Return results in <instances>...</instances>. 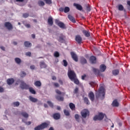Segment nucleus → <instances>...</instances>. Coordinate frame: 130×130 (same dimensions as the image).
Listing matches in <instances>:
<instances>
[{
    "instance_id": "obj_1",
    "label": "nucleus",
    "mask_w": 130,
    "mask_h": 130,
    "mask_svg": "<svg viewBox=\"0 0 130 130\" xmlns=\"http://www.w3.org/2000/svg\"><path fill=\"white\" fill-rule=\"evenodd\" d=\"M100 97L102 100L105 98V89L103 86H101L98 92L95 93V98L96 99L100 98Z\"/></svg>"
},
{
    "instance_id": "obj_2",
    "label": "nucleus",
    "mask_w": 130,
    "mask_h": 130,
    "mask_svg": "<svg viewBox=\"0 0 130 130\" xmlns=\"http://www.w3.org/2000/svg\"><path fill=\"white\" fill-rule=\"evenodd\" d=\"M20 83V88L22 89V90H29V92L31 93V94H36V91L34 90V89H33V88L30 87L29 85L26 84V83H24L23 81H21Z\"/></svg>"
},
{
    "instance_id": "obj_3",
    "label": "nucleus",
    "mask_w": 130,
    "mask_h": 130,
    "mask_svg": "<svg viewBox=\"0 0 130 130\" xmlns=\"http://www.w3.org/2000/svg\"><path fill=\"white\" fill-rule=\"evenodd\" d=\"M55 92L56 94H57V95L55 96V99L56 100L58 101H63L64 98H63V96H64V92H61L58 89H56L55 90Z\"/></svg>"
},
{
    "instance_id": "obj_4",
    "label": "nucleus",
    "mask_w": 130,
    "mask_h": 130,
    "mask_svg": "<svg viewBox=\"0 0 130 130\" xmlns=\"http://www.w3.org/2000/svg\"><path fill=\"white\" fill-rule=\"evenodd\" d=\"M68 78L72 81V80L75 79V78H77V74L74 71L69 70L68 72Z\"/></svg>"
},
{
    "instance_id": "obj_5",
    "label": "nucleus",
    "mask_w": 130,
    "mask_h": 130,
    "mask_svg": "<svg viewBox=\"0 0 130 130\" xmlns=\"http://www.w3.org/2000/svg\"><path fill=\"white\" fill-rule=\"evenodd\" d=\"M48 127V123L44 122L35 128V130H42Z\"/></svg>"
},
{
    "instance_id": "obj_6",
    "label": "nucleus",
    "mask_w": 130,
    "mask_h": 130,
    "mask_svg": "<svg viewBox=\"0 0 130 130\" xmlns=\"http://www.w3.org/2000/svg\"><path fill=\"white\" fill-rule=\"evenodd\" d=\"M104 116L106 117L105 114H103V113H99L98 115H95L93 117V120H102L104 118Z\"/></svg>"
},
{
    "instance_id": "obj_7",
    "label": "nucleus",
    "mask_w": 130,
    "mask_h": 130,
    "mask_svg": "<svg viewBox=\"0 0 130 130\" xmlns=\"http://www.w3.org/2000/svg\"><path fill=\"white\" fill-rule=\"evenodd\" d=\"M81 115L83 118H86V117L90 115V112L87 109H84L81 112Z\"/></svg>"
},
{
    "instance_id": "obj_8",
    "label": "nucleus",
    "mask_w": 130,
    "mask_h": 130,
    "mask_svg": "<svg viewBox=\"0 0 130 130\" xmlns=\"http://www.w3.org/2000/svg\"><path fill=\"white\" fill-rule=\"evenodd\" d=\"M55 23L60 28H61L62 29H67V27L66 26V25L63 22L61 21H59V20L56 19L55 20Z\"/></svg>"
},
{
    "instance_id": "obj_9",
    "label": "nucleus",
    "mask_w": 130,
    "mask_h": 130,
    "mask_svg": "<svg viewBox=\"0 0 130 130\" xmlns=\"http://www.w3.org/2000/svg\"><path fill=\"white\" fill-rule=\"evenodd\" d=\"M4 26L5 27H6V28H7V29H8V30H9V31L11 30H12L13 29V25L12 24V23H11L9 22H6L4 24Z\"/></svg>"
},
{
    "instance_id": "obj_10",
    "label": "nucleus",
    "mask_w": 130,
    "mask_h": 130,
    "mask_svg": "<svg viewBox=\"0 0 130 130\" xmlns=\"http://www.w3.org/2000/svg\"><path fill=\"white\" fill-rule=\"evenodd\" d=\"M70 54L74 61H76V62L78 61L79 59L78 58V56L77 55V54H76V53L74 52H71Z\"/></svg>"
},
{
    "instance_id": "obj_11",
    "label": "nucleus",
    "mask_w": 130,
    "mask_h": 130,
    "mask_svg": "<svg viewBox=\"0 0 130 130\" xmlns=\"http://www.w3.org/2000/svg\"><path fill=\"white\" fill-rule=\"evenodd\" d=\"M89 61H90L91 63L92 64H94L97 62V58L95 57V56H91L89 58Z\"/></svg>"
},
{
    "instance_id": "obj_12",
    "label": "nucleus",
    "mask_w": 130,
    "mask_h": 130,
    "mask_svg": "<svg viewBox=\"0 0 130 130\" xmlns=\"http://www.w3.org/2000/svg\"><path fill=\"white\" fill-rule=\"evenodd\" d=\"M58 41H59V42H60V43H63V42L66 41V36L61 34L59 37V39L58 40Z\"/></svg>"
},
{
    "instance_id": "obj_13",
    "label": "nucleus",
    "mask_w": 130,
    "mask_h": 130,
    "mask_svg": "<svg viewBox=\"0 0 130 130\" xmlns=\"http://www.w3.org/2000/svg\"><path fill=\"white\" fill-rule=\"evenodd\" d=\"M88 97L91 100V101H93L95 99V95L94 94V93L92 91H90L88 94Z\"/></svg>"
},
{
    "instance_id": "obj_14",
    "label": "nucleus",
    "mask_w": 130,
    "mask_h": 130,
    "mask_svg": "<svg viewBox=\"0 0 130 130\" xmlns=\"http://www.w3.org/2000/svg\"><path fill=\"white\" fill-rule=\"evenodd\" d=\"M75 40L78 44H81L82 42V37H81L80 35H77L75 37Z\"/></svg>"
},
{
    "instance_id": "obj_15",
    "label": "nucleus",
    "mask_w": 130,
    "mask_h": 130,
    "mask_svg": "<svg viewBox=\"0 0 130 130\" xmlns=\"http://www.w3.org/2000/svg\"><path fill=\"white\" fill-rule=\"evenodd\" d=\"M53 117L54 119L57 120L60 118V114L58 113H56L53 114Z\"/></svg>"
},
{
    "instance_id": "obj_16",
    "label": "nucleus",
    "mask_w": 130,
    "mask_h": 130,
    "mask_svg": "<svg viewBox=\"0 0 130 130\" xmlns=\"http://www.w3.org/2000/svg\"><path fill=\"white\" fill-rule=\"evenodd\" d=\"M106 70V66H105L104 64H102L100 66V71L102 73L105 72Z\"/></svg>"
},
{
    "instance_id": "obj_17",
    "label": "nucleus",
    "mask_w": 130,
    "mask_h": 130,
    "mask_svg": "<svg viewBox=\"0 0 130 130\" xmlns=\"http://www.w3.org/2000/svg\"><path fill=\"white\" fill-rule=\"evenodd\" d=\"M73 6H74V7H76V9L79 11H82L83 10V7H82V6H81V5L74 3L73 4Z\"/></svg>"
},
{
    "instance_id": "obj_18",
    "label": "nucleus",
    "mask_w": 130,
    "mask_h": 130,
    "mask_svg": "<svg viewBox=\"0 0 130 130\" xmlns=\"http://www.w3.org/2000/svg\"><path fill=\"white\" fill-rule=\"evenodd\" d=\"M48 24L50 26L53 25V18L51 16H50L48 19Z\"/></svg>"
},
{
    "instance_id": "obj_19",
    "label": "nucleus",
    "mask_w": 130,
    "mask_h": 130,
    "mask_svg": "<svg viewBox=\"0 0 130 130\" xmlns=\"http://www.w3.org/2000/svg\"><path fill=\"white\" fill-rule=\"evenodd\" d=\"M82 32L85 37H90V36H91L90 35V31H89V30H82Z\"/></svg>"
},
{
    "instance_id": "obj_20",
    "label": "nucleus",
    "mask_w": 130,
    "mask_h": 130,
    "mask_svg": "<svg viewBox=\"0 0 130 130\" xmlns=\"http://www.w3.org/2000/svg\"><path fill=\"white\" fill-rule=\"evenodd\" d=\"M92 70L94 75L96 76H99L100 75V70L94 68H92Z\"/></svg>"
},
{
    "instance_id": "obj_21",
    "label": "nucleus",
    "mask_w": 130,
    "mask_h": 130,
    "mask_svg": "<svg viewBox=\"0 0 130 130\" xmlns=\"http://www.w3.org/2000/svg\"><path fill=\"white\" fill-rule=\"evenodd\" d=\"M68 19H69L70 21L72 22V23H76V19L74 17H73L71 15L69 14L68 16Z\"/></svg>"
},
{
    "instance_id": "obj_22",
    "label": "nucleus",
    "mask_w": 130,
    "mask_h": 130,
    "mask_svg": "<svg viewBox=\"0 0 130 130\" xmlns=\"http://www.w3.org/2000/svg\"><path fill=\"white\" fill-rule=\"evenodd\" d=\"M14 82H15V80H14L13 78H9L7 80L8 85H12V84L14 83Z\"/></svg>"
},
{
    "instance_id": "obj_23",
    "label": "nucleus",
    "mask_w": 130,
    "mask_h": 130,
    "mask_svg": "<svg viewBox=\"0 0 130 130\" xmlns=\"http://www.w3.org/2000/svg\"><path fill=\"white\" fill-rule=\"evenodd\" d=\"M69 107L72 111L76 110V106L75 104H74V103H70L69 104Z\"/></svg>"
},
{
    "instance_id": "obj_24",
    "label": "nucleus",
    "mask_w": 130,
    "mask_h": 130,
    "mask_svg": "<svg viewBox=\"0 0 130 130\" xmlns=\"http://www.w3.org/2000/svg\"><path fill=\"white\" fill-rule=\"evenodd\" d=\"M112 106L114 107H118V106L119 105V104H118V102H117V100H115L113 101L112 104Z\"/></svg>"
},
{
    "instance_id": "obj_25",
    "label": "nucleus",
    "mask_w": 130,
    "mask_h": 130,
    "mask_svg": "<svg viewBox=\"0 0 130 130\" xmlns=\"http://www.w3.org/2000/svg\"><path fill=\"white\" fill-rule=\"evenodd\" d=\"M29 99L30 101H31V102H33L34 103H35L36 102H37V101H38V99L35 98H34L32 96H29Z\"/></svg>"
},
{
    "instance_id": "obj_26",
    "label": "nucleus",
    "mask_w": 130,
    "mask_h": 130,
    "mask_svg": "<svg viewBox=\"0 0 130 130\" xmlns=\"http://www.w3.org/2000/svg\"><path fill=\"white\" fill-rule=\"evenodd\" d=\"M80 62L81 64H85L87 63V60L83 57H82L80 59Z\"/></svg>"
},
{
    "instance_id": "obj_27",
    "label": "nucleus",
    "mask_w": 130,
    "mask_h": 130,
    "mask_svg": "<svg viewBox=\"0 0 130 130\" xmlns=\"http://www.w3.org/2000/svg\"><path fill=\"white\" fill-rule=\"evenodd\" d=\"M40 67L41 69H44L45 68H46L47 66L44 61H41L40 62Z\"/></svg>"
},
{
    "instance_id": "obj_28",
    "label": "nucleus",
    "mask_w": 130,
    "mask_h": 130,
    "mask_svg": "<svg viewBox=\"0 0 130 130\" xmlns=\"http://www.w3.org/2000/svg\"><path fill=\"white\" fill-rule=\"evenodd\" d=\"M22 116L24 117V118H28L29 117V114L25 112H22L21 113Z\"/></svg>"
},
{
    "instance_id": "obj_29",
    "label": "nucleus",
    "mask_w": 130,
    "mask_h": 130,
    "mask_svg": "<svg viewBox=\"0 0 130 130\" xmlns=\"http://www.w3.org/2000/svg\"><path fill=\"white\" fill-rule=\"evenodd\" d=\"M112 74L113 76H117L119 74V70L118 69L114 70L112 71Z\"/></svg>"
},
{
    "instance_id": "obj_30",
    "label": "nucleus",
    "mask_w": 130,
    "mask_h": 130,
    "mask_svg": "<svg viewBox=\"0 0 130 130\" xmlns=\"http://www.w3.org/2000/svg\"><path fill=\"white\" fill-rule=\"evenodd\" d=\"M24 46H25V47H31V46H32V44L29 42L26 41L24 42Z\"/></svg>"
},
{
    "instance_id": "obj_31",
    "label": "nucleus",
    "mask_w": 130,
    "mask_h": 130,
    "mask_svg": "<svg viewBox=\"0 0 130 130\" xmlns=\"http://www.w3.org/2000/svg\"><path fill=\"white\" fill-rule=\"evenodd\" d=\"M36 87H41V82L40 81H37L34 83Z\"/></svg>"
},
{
    "instance_id": "obj_32",
    "label": "nucleus",
    "mask_w": 130,
    "mask_h": 130,
    "mask_svg": "<svg viewBox=\"0 0 130 130\" xmlns=\"http://www.w3.org/2000/svg\"><path fill=\"white\" fill-rule=\"evenodd\" d=\"M75 118L76 121H77V122H80V121H81V120H80V115H79V114H75Z\"/></svg>"
},
{
    "instance_id": "obj_33",
    "label": "nucleus",
    "mask_w": 130,
    "mask_h": 130,
    "mask_svg": "<svg viewBox=\"0 0 130 130\" xmlns=\"http://www.w3.org/2000/svg\"><path fill=\"white\" fill-rule=\"evenodd\" d=\"M15 61L17 63V64H20L22 62V60L20 58L16 57L15 58Z\"/></svg>"
},
{
    "instance_id": "obj_34",
    "label": "nucleus",
    "mask_w": 130,
    "mask_h": 130,
    "mask_svg": "<svg viewBox=\"0 0 130 130\" xmlns=\"http://www.w3.org/2000/svg\"><path fill=\"white\" fill-rule=\"evenodd\" d=\"M71 81H73L76 85H79V84H80V81H79V80L77 79V77L74 78V79L71 80Z\"/></svg>"
},
{
    "instance_id": "obj_35",
    "label": "nucleus",
    "mask_w": 130,
    "mask_h": 130,
    "mask_svg": "<svg viewBox=\"0 0 130 130\" xmlns=\"http://www.w3.org/2000/svg\"><path fill=\"white\" fill-rule=\"evenodd\" d=\"M38 4L40 7H43V6H44L45 5L44 2L42 1H39L38 2Z\"/></svg>"
},
{
    "instance_id": "obj_36",
    "label": "nucleus",
    "mask_w": 130,
    "mask_h": 130,
    "mask_svg": "<svg viewBox=\"0 0 130 130\" xmlns=\"http://www.w3.org/2000/svg\"><path fill=\"white\" fill-rule=\"evenodd\" d=\"M84 103H86L87 105H89V104H90V102L89 101V99H88L87 98H86V97L84 98Z\"/></svg>"
},
{
    "instance_id": "obj_37",
    "label": "nucleus",
    "mask_w": 130,
    "mask_h": 130,
    "mask_svg": "<svg viewBox=\"0 0 130 130\" xmlns=\"http://www.w3.org/2000/svg\"><path fill=\"white\" fill-rule=\"evenodd\" d=\"M14 107H18L20 105V103L19 102H15L13 103Z\"/></svg>"
},
{
    "instance_id": "obj_38",
    "label": "nucleus",
    "mask_w": 130,
    "mask_h": 130,
    "mask_svg": "<svg viewBox=\"0 0 130 130\" xmlns=\"http://www.w3.org/2000/svg\"><path fill=\"white\" fill-rule=\"evenodd\" d=\"M26 121H27V119L25 120V119H22L23 122H24L25 124H26V125H30V124H31V121L26 122Z\"/></svg>"
},
{
    "instance_id": "obj_39",
    "label": "nucleus",
    "mask_w": 130,
    "mask_h": 130,
    "mask_svg": "<svg viewBox=\"0 0 130 130\" xmlns=\"http://www.w3.org/2000/svg\"><path fill=\"white\" fill-rule=\"evenodd\" d=\"M64 114L66 115V116H69L70 115V112L67 110H63Z\"/></svg>"
},
{
    "instance_id": "obj_40",
    "label": "nucleus",
    "mask_w": 130,
    "mask_h": 130,
    "mask_svg": "<svg viewBox=\"0 0 130 130\" xmlns=\"http://www.w3.org/2000/svg\"><path fill=\"white\" fill-rule=\"evenodd\" d=\"M69 12H70V8L68 7H66L64 8V13H69Z\"/></svg>"
},
{
    "instance_id": "obj_41",
    "label": "nucleus",
    "mask_w": 130,
    "mask_h": 130,
    "mask_svg": "<svg viewBox=\"0 0 130 130\" xmlns=\"http://www.w3.org/2000/svg\"><path fill=\"white\" fill-rule=\"evenodd\" d=\"M123 9H124V8L123 7V6H122V5H119L118 6L119 11H123Z\"/></svg>"
},
{
    "instance_id": "obj_42",
    "label": "nucleus",
    "mask_w": 130,
    "mask_h": 130,
    "mask_svg": "<svg viewBox=\"0 0 130 130\" xmlns=\"http://www.w3.org/2000/svg\"><path fill=\"white\" fill-rule=\"evenodd\" d=\"M86 11L87 12H91V6L90 5L86 6Z\"/></svg>"
},
{
    "instance_id": "obj_43",
    "label": "nucleus",
    "mask_w": 130,
    "mask_h": 130,
    "mask_svg": "<svg viewBox=\"0 0 130 130\" xmlns=\"http://www.w3.org/2000/svg\"><path fill=\"white\" fill-rule=\"evenodd\" d=\"M78 92H79V87H76L73 91L74 94H77Z\"/></svg>"
},
{
    "instance_id": "obj_44",
    "label": "nucleus",
    "mask_w": 130,
    "mask_h": 130,
    "mask_svg": "<svg viewBox=\"0 0 130 130\" xmlns=\"http://www.w3.org/2000/svg\"><path fill=\"white\" fill-rule=\"evenodd\" d=\"M26 76V73L24 71L21 72V74H20V77L21 78H24Z\"/></svg>"
},
{
    "instance_id": "obj_45",
    "label": "nucleus",
    "mask_w": 130,
    "mask_h": 130,
    "mask_svg": "<svg viewBox=\"0 0 130 130\" xmlns=\"http://www.w3.org/2000/svg\"><path fill=\"white\" fill-rule=\"evenodd\" d=\"M63 66L64 67H68V61H67V60H65V59L63 60Z\"/></svg>"
},
{
    "instance_id": "obj_46",
    "label": "nucleus",
    "mask_w": 130,
    "mask_h": 130,
    "mask_svg": "<svg viewBox=\"0 0 130 130\" xmlns=\"http://www.w3.org/2000/svg\"><path fill=\"white\" fill-rule=\"evenodd\" d=\"M45 2H46V3L48 5H51L52 4V2H51V0H44Z\"/></svg>"
},
{
    "instance_id": "obj_47",
    "label": "nucleus",
    "mask_w": 130,
    "mask_h": 130,
    "mask_svg": "<svg viewBox=\"0 0 130 130\" xmlns=\"http://www.w3.org/2000/svg\"><path fill=\"white\" fill-rule=\"evenodd\" d=\"M54 55L55 57H58L59 56V53H58L57 51H56L55 52Z\"/></svg>"
},
{
    "instance_id": "obj_48",
    "label": "nucleus",
    "mask_w": 130,
    "mask_h": 130,
    "mask_svg": "<svg viewBox=\"0 0 130 130\" xmlns=\"http://www.w3.org/2000/svg\"><path fill=\"white\" fill-rule=\"evenodd\" d=\"M47 104H48V105H49V106H50V107H53V104H52L51 102L47 101Z\"/></svg>"
},
{
    "instance_id": "obj_49",
    "label": "nucleus",
    "mask_w": 130,
    "mask_h": 130,
    "mask_svg": "<svg viewBox=\"0 0 130 130\" xmlns=\"http://www.w3.org/2000/svg\"><path fill=\"white\" fill-rule=\"evenodd\" d=\"M23 18H28L29 17V13H23Z\"/></svg>"
},
{
    "instance_id": "obj_50",
    "label": "nucleus",
    "mask_w": 130,
    "mask_h": 130,
    "mask_svg": "<svg viewBox=\"0 0 130 130\" xmlns=\"http://www.w3.org/2000/svg\"><path fill=\"white\" fill-rule=\"evenodd\" d=\"M54 86L56 87V88H58V87H59V84L58 83L55 82L53 84Z\"/></svg>"
},
{
    "instance_id": "obj_51",
    "label": "nucleus",
    "mask_w": 130,
    "mask_h": 130,
    "mask_svg": "<svg viewBox=\"0 0 130 130\" xmlns=\"http://www.w3.org/2000/svg\"><path fill=\"white\" fill-rule=\"evenodd\" d=\"M5 91V89L4 88H3L2 86H0V93H3Z\"/></svg>"
},
{
    "instance_id": "obj_52",
    "label": "nucleus",
    "mask_w": 130,
    "mask_h": 130,
    "mask_svg": "<svg viewBox=\"0 0 130 130\" xmlns=\"http://www.w3.org/2000/svg\"><path fill=\"white\" fill-rule=\"evenodd\" d=\"M64 8L63 7H61L59 8V12H64Z\"/></svg>"
},
{
    "instance_id": "obj_53",
    "label": "nucleus",
    "mask_w": 130,
    "mask_h": 130,
    "mask_svg": "<svg viewBox=\"0 0 130 130\" xmlns=\"http://www.w3.org/2000/svg\"><path fill=\"white\" fill-rule=\"evenodd\" d=\"M25 54L26 56H31V53L30 52H26Z\"/></svg>"
},
{
    "instance_id": "obj_54",
    "label": "nucleus",
    "mask_w": 130,
    "mask_h": 130,
    "mask_svg": "<svg viewBox=\"0 0 130 130\" xmlns=\"http://www.w3.org/2000/svg\"><path fill=\"white\" fill-rule=\"evenodd\" d=\"M30 69L31 70H35V66H34V65L30 66Z\"/></svg>"
},
{
    "instance_id": "obj_55",
    "label": "nucleus",
    "mask_w": 130,
    "mask_h": 130,
    "mask_svg": "<svg viewBox=\"0 0 130 130\" xmlns=\"http://www.w3.org/2000/svg\"><path fill=\"white\" fill-rule=\"evenodd\" d=\"M86 77V74H84V75L81 76L82 80H85V78Z\"/></svg>"
},
{
    "instance_id": "obj_56",
    "label": "nucleus",
    "mask_w": 130,
    "mask_h": 130,
    "mask_svg": "<svg viewBox=\"0 0 130 130\" xmlns=\"http://www.w3.org/2000/svg\"><path fill=\"white\" fill-rule=\"evenodd\" d=\"M25 27H26V28H30V27H31V25H30V24H25Z\"/></svg>"
},
{
    "instance_id": "obj_57",
    "label": "nucleus",
    "mask_w": 130,
    "mask_h": 130,
    "mask_svg": "<svg viewBox=\"0 0 130 130\" xmlns=\"http://www.w3.org/2000/svg\"><path fill=\"white\" fill-rule=\"evenodd\" d=\"M58 82H59V84H60L61 85H62V84H63L62 80L60 79L58 80Z\"/></svg>"
},
{
    "instance_id": "obj_58",
    "label": "nucleus",
    "mask_w": 130,
    "mask_h": 130,
    "mask_svg": "<svg viewBox=\"0 0 130 130\" xmlns=\"http://www.w3.org/2000/svg\"><path fill=\"white\" fill-rule=\"evenodd\" d=\"M16 1L19 3H23V2H24V0H16Z\"/></svg>"
},
{
    "instance_id": "obj_59",
    "label": "nucleus",
    "mask_w": 130,
    "mask_h": 130,
    "mask_svg": "<svg viewBox=\"0 0 130 130\" xmlns=\"http://www.w3.org/2000/svg\"><path fill=\"white\" fill-rule=\"evenodd\" d=\"M31 37L32 38H33V39H35V37H36L35 34H32Z\"/></svg>"
},
{
    "instance_id": "obj_60",
    "label": "nucleus",
    "mask_w": 130,
    "mask_h": 130,
    "mask_svg": "<svg viewBox=\"0 0 130 130\" xmlns=\"http://www.w3.org/2000/svg\"><path fill=\"white\" fill-rule=\"evenodd\" d=\"M44 107H45V108H47V107H48V106L47 105V104H44Z\"/></svg>"
},
{
    "instance_id": "obj_61",
    "label": "nucleus",
    "mask_w": 130,
    "mask_h": 130,
    "mask_svg": "<svg viewBox=\"0 0 130 130\" xmlns=\"http://www.w3.org/2000/svg\"><path fill=\"white\" fill-rule=\"evenodd\" d=\"M52 80H56V77L55 76H52Z\"/></svg>"
},
{
    "instance_id": "obj_62",
    "label": "nucleus",
    "mask_w": 130,
    "mask_h": 130,
    "mask_svg": "<svg viewBox=\"0 0 130 130\" xmlns=\"http://www.w3.org/2000/svg\"><path fill=\"white\" fill-rule=\"evenodd\" d=\"M1 49L2 50H4V51H5V47H3V46H2V47H1Z\"/></svg>"
},
{
    "instance_id": "obj_63",
    "label": "nucleus",
    "mask_w": 130,
    "mask_h": 130,
    "mask_svg": "<svg viewBox=\"0 0 130 130\" xmlns=\"http://www.w3.org/2000/svg\"><path fill=\"white\" fill-rule=\"evenodd\" d=\"M57 110H60V109H61L60 107L57 106Z\"/></svg>"
},
{
    "instance_id": "obj_64",
    "label": "nucleus",
    "mask_w": 130,
    "mask_h": 130,
    "mask_svg": "<svg viewBox=\"0 0 130 130\" xmlns=\"http://www.w3.org/2000/svg\"><path fill=\"white\" fill-rule=\"evenodd\" d=\"M48 130H54V129H53V127H50Z\"/></svg>"
}]
</instances>
